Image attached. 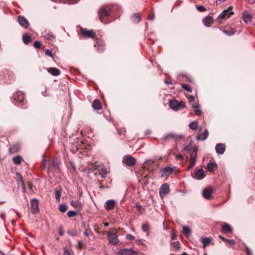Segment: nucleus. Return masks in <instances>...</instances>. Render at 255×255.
<instances>
[{"mask_svg":"<svg viewBox=\"0 0 255 255\" xmlns=\"http://www.w3.org/2000/svg\"><path fill=\"white\" fill-rule=\"evenodd\" d=\"M165 82L167 85H170L172 83L171 80L169 78L166 79L165 81Z\"/></svg>","mask_w":255,"mask_h":255,"instance_id":"55","label":"nucleus"},{"mask_svg":"<svg viewBox=\"0 0 255 255\" xmlns=\"http://www.w3.org/2000/svg\"><path fill=\"white\" fill-rule=\"evenodd\" d=\"M45 54L50 57H52V52L49 49H47L45 51Z\"/></svg>","mask_w":255,"mask_h":255,"instance_id":"52","label":"nucleus"},{"mask_svg":"<svg viewBox=\"0 0 255 255\" xmlns=\"http://www.w3.org/2000/svg\"><path fill=\"white\" fill-rule=\"evenodd\" d=\"M55 198L57 202H60V199L61 197V189H58L56 188L55 190Z\"/></svg>","mask_w":255,"mask_h":255,"instance_id":"34","label":"nucleus"},{"mask_svg":"<svg viewBox=\"0 0 255 255\" xmlns=\"http://www.w3.org/2000/svg\"><path fill=\"white\" fill-rule=\"evenodd\" d=\"M183 137L184 136L182 135H178L174 133H169L163 137L162 140L163 142H166L171 139L177 140L178 139H182Z\"/></svg>","mask_w":255,"mask_h":255,"instance_id":"7","label":"nucleus"},{"mask_svg":"<svg viewBox=\"0 0 255 255\" xmlns=\"http://www.w3.org/2000/svg\"><path fill=\"white\" fill-rule=\"evenodd\" d=\"M77 248L79 249H81L83 248V245L81 242L78 241V245H77Z\"/></svg>","mask_w":255,"mask_h":255,"instance_id":"56","label":"nucleus"},{"mask_svg":"<svg viewBox=\"0 0 255 255\" xmlns=\"http://www.w3.org/2000/svg\"><path fill=\"white\" fill-rule=\"evenodd\" d=\"M173 172L172 168L169 166H166L163 168L159 172L161 177H167Z\"/></svg>","mask_w":255,"mask_h":255,"instance_id":"12","label":"nucleus"},{"mask_svg":"<svg viewBox=\"0 0 255 255\" xmlns=\"http://www.w3.org/2000/svg\"><path fill=\"white\" fill-rule=\"evenodd\" d=\"M47 71L49 73L54 76H58L61 73L60 71L58 69L54 67L48 68Z\"/></svg>","mask_w":255,"mask_h":255,"instance_id":"20","label":"nucleus"},{"mask_svg":"<svg viewBox=\"0 0 255 255\" xmlns=\"http://www.w3.org/2000/svg\"><path fill=\"white\" fill-rule=\"evenodd\" d=\"M201 239V242L203 244L204 247H206V246L209 245L211 242L210 239L207 238L202 237Z\"/></svg>","mask_w":255,"mask_h":255,"instance_id":"35","label":"nucleus"},{"mask_svg":"<svg viewBox=\"0 0 255 255\" xmlns=\"http://www.w3.org/2000/svg\"><path fill=\"white\" fill-rule=\"evenodd\" d=\"M170 107L174 111L181 110L185 107V103L183 101L171 100L169 103Z\"/></svg>","mask_w":255,"mask_h":255,"instance_id":"4","label":"nucleus"},{"mask_svg":"<svg viewBox=\"0 0 255 255\" xmlns=\"http://www.w3.org/2000/svg\"><path fill=\"white\" fill-rule=\"evenodd\" d=\"M13 100L17 102L24 104V97L23 94L21 92H17L15 93L13 95Z\"/></svg>","mask_w":255,"mask_h":255,"instance_id":"13","label":"nucleus"},{"mask_svg":"<svg viewBox=\"0 0 255 255\" xmlns=\"http://www.w3.org/2000/svg\"><path fill=\"white\" fill-rule=\"evenodd\" d=\"M223 32L225 33L226 34L231 36L235 34V30L233 28L229 29L228 30L227 29H224L223 30Z\"/></svg>","mask_w":255,"mask_h":255,"instance_id":"37","label":"nucleus"},{"mask_svg":"<svg viewBox=\"0 0 255 255\" xmlns=\"http://www.w3.org/2000/svg\"><path fill=\"white\" fill-rule=\"evenodd\" d=\"M76 0H65V2H67L69 4L75 3Z\"/></svg>","mask_w":255,"mask_h":255,"instance_id":"54","label":"nucleus"},{"mask_svg":"<svg viewBox=\"0 0 255 255\" xmlns=\"http://www.w3.org/2000/svg\"><path fill=\"white\" fill-rule=\"evenodd\" d=\"M214 19L212 16H207L203 19V23L206 26L210 27L213 23Z\"/></svg>","mask_w":255,"mask_h":255,"instance_id":"22","label":"nucleus"},{"mask_svg":"<svg viewBox=\"0 0 255 255\" xmlns=\"http://www.w3.org/2000/svg\"><path fill=\"white\" fill-rule=\"evenodd\" d=\"M233 6H230L228 9H225L218 17L217 20L219 22H221L223 19H227L229 18L231 15L234 14L232 11Z\"/></svg>","mask_w":255,"mask_h":255,"instance_id":"3","label":"nucleus"},{"mask_svg":"<svg viewBox=\"0 0 255 255\" xmlns=\"http://www.w3.org/2000/svg\"><path fill=\"white\" fill-rule=\"evenodd\" d=\"M192 107L193 109H195V113L197 116H200L202 113V111L199 110V108L200 107V105L198 103H195L192 104Z\"/></svg>","mask_w":255,"mask_h":255,"instance_id":"26","label":"nucleus"},{"mask_svg":"<svg viewBox=\"0 0 255 255\" xmlns=\"http://www.w3.org/2000/svg\"><path fill=\"white\" fill-rule=\"evenodd\" d=\"M222 232L224 234L231 233L233 232L232 228L227 223H224L222 225Z\"/></svg>","mask_w":255,"mask_h":255,"instance_id":"19","label":"nucleus"},{"mask_svg":"<svg viewBox=\"0 0 255 255\" xmlns=\"http://www.w3.org/2000/svg\"><path fill=\"white\" fill-rule=\"evenodd\" d=\"M44 37L48 40H53L55 38V35L53 34L51 32H48L47 33H46L44 35Z\"/></svg>","mask_w":255,"mask_h":255,"instance_id":"36","label":"nucleus"},{"mask_svg":"<svg viewBox=\"0 0 255 255\" xmlns=\"http://www.w3.org/2000/svg\"><path fill=\"white\" fill-rule=\"evenodd\" d=\"M95 47H97V51L99 52H102L105 50V46L104 44L102 43V42L100 43L99 41H98L96 44L94 45Z\"/></svg>","mask_w":255,"mask_h":255,"instance_id":"30","label":"nucleus"},{"mask_svg":"<svg viewBox=\"0 0 255 255\" xmlns=\"http://www.w3.org/2000/svg\"><path fill=\"white\" fill-rule=\"evenodd\" d=\"M84 235L86 236H88L89 235V231L88 229H86L84 233Z\"/></svg>","mask_w":255,"mask_h":255,"instance_id":"61","label":"nucleus"},{"mask_svg":"<svg viewBox=\"0 0 255 255\" xmlns=\"http://www.w3.org/2000/svg\"><path fill=\"white\" fill-rule=\"evenodd\" d=\"M124 162L126 165L133 166L135 165L136 159L130 155H126L124 158Z\"/></svg>","mask_w":255,"mask_h":255,"instance_id":"11","label":"nucleus"},{"mask_svg":"<svg viewBox=\"0 0 255 255\" xmlns=\"http://www.w3.org/2000/svg\"><path fill=\"white\" fill-rule=\"evenodd\" d=\"M213 190L210 187L206 188L203 191V196L206 199H210L211 198Z\"/></svg>","mask_w":255,"mask_h":255,"instance_id":"17","label":"nucleus"},{"mask_svg":"<svg viewBox=\"0 0 255 255\" xmlns=\"http://www.w3.org/2000/svg\"><path fill=\"white\" fill-rule=\"evenodd\" d=\"M184 150L186 151H189L190 150V147L189 146H186L184 147Z\"/></svg>","mask_w":255,"mask_h":255,"instance_id":"63","label":"nucleus"},{"mask_svg":"<svg viewBox=\"0 0 255 255\" xmlns=\"http://www.w3.org/2000/svg\"><path fill=\"white\" fill-rule=\"evenodd\" d=\"M187 98H188V99L189 101L190 102V104L191 105L192 104L195 103H194V100H195L194 97H193V96H189Z\"/></svg>","mask_w":255,"mask_h":255,"instance_id":"47","label":"nucleus"},{"mask_svg":"<svg viewBox=\"0 0 255 255\" xmlns=\"http://www.w3.org/2000/svg\"><path fill=\"white\" fill-rule=\"evenodd\" d=\"M197 150V147H195L193 149L192 152L190 155V162H191V166L194 165L195 164Z\"/></svg>","mask_w":255,"mask_h":255,"instance_id":"18","label":"nucleus"},{"mask_svg":"<svg viewBox=\"0 0 255 255\" xmlns=\"http://www.w3.org/2000/svg\"><path fill=\"white\" fill-rule=\"evenodd\" d=\"M58 160L57 158H53L49 161L48 170L51 171L59 172Z\"/></svg>","mask_w":255,"mask_h":255,"instance_id":"6","label":"nucleus"},{"mask_svg":"<svg viewBox=\"0 0 255 255\" xmlns=\"http://www.w3.org/2000/svg\"><path fill=\"white\" fill-rule=\"evenodd\" d=\"M225 243L229 247H232L235 245V241L233 240L227 239Z\"/></svg>","mask_w":255,"mask_h":255,"instance_id":"39","label":"nucleus"},{"mask_svg":"<svg viewBox=\"0 0 255 255\" xmlns=\"http://www.w3.org/2000/svg\"><path fill=\"white\" fill-rule=\"evenodd\" d=\"M19 149L20 147L18 144L12 145L9 148V152L12 154L15 153L19 150Z\"/></svg>","mask_w":255,"mask_h":255,"instance_id":"27","label":"nucleus"},{"mask_svg":"<svg viewBox=\"0 0 255 255\" xmlns=\"http://www.w3.org/2000/svg\"><path fill=\"white\" fill-rule=\"evenodd\" d=\"M154 17V13H152L148 16V18L150 20H153Z\"/></svg>","mask_w":255,"mask_h":255,"instance_id":"59","label":"nucleus"},{"mask_svg":"<svg viewBox=\"0 0 255 255\" xmlns=\"http://www.w3.org/2000/svg\"><path fill=\"white\" fill-rule=\"evenodd\" d=\"M77 215V212L69 211L67 213V216L69 218L73 217Z\"/></svg>","mask_w":255,"mask_h":255,"instance_id":"44","label":"nucleus"},{"mask_svg":"<svg viewBox=\"0 0 255 255\" xmlns=\"http://www.w3.org/2000/svg\"><path fill=\"white\" fill-rule=\"evenodd\" d=\"M46 160H43V162H42V165H43V169H44L45 167V166H46Z\"/></svg>","mask_w":255,"mask_h":255,"instance_id":"64","label":"nucleus"},{"mask_svg":"<svg viewBox=\"0 0 255 255\" xmlns=\"http://www.w3.org/2000/svg\"><path fill=\"white\" fill-rule=\"evenodd\" d=\"M116 201L114 200H109L105 203V207L109 211L113 209L115 206Z\"/></svg>","mask_w":255,"mask_h":255,"instance_id":"16","label":"nucleus"},{"mask_svg":"<svg viewBox=\"0 0 255 255\" xmlns=\"http://www.w3.org/2000/svg\"><path fill=\"white\" fill-rule=\"evenodd\" d=\"M64 255H70L69 251L68 250H65L64 253Z\"/></svg>","mask_w":255,"mask_h":255,"instance_id":"62","label":"nucleus"},{"mask_svg":"<svg viewBox=\"0 0 255 255\" xmlns=\"http://www.w3.org/2000/svg\"><path fill=\"white\" fill-rule=\"evenodd\" d=\"M33 46L35 48L39 49L41 46V43L39 41H35L33 44Z\"/></svg>","mask_w":255,"mask_h":255,"instance_id":"46","label":"nucleus"},{"mask_svg":"<svg viewBox=\"0 0 255 255\" xmlns=\"http://www.w3.org/2000/svg\"><path fill=\"white\" fill-rule=\"evenodd\" d=\"M245 252L246 253L247 255H252V253L250 249L246 246Z\"/></svg>","mask_w":255,"mask_h":255,"instance_id":"48","label":"nucleus"},{"mask_svg":"<svg viewBox=\"0 0 255 255\" xmlns=\"http://www.w3.org/2000/svg\"><path fill=\"white\" fill-rule=\"evenodd\" d=\"M219 237L220 239H221L223 241H224V242H226L227 239L224 238V237H223L221 235H219Z\"/></svg>","mask_w":255,"mask_h":255,"instance_id":"60","label":"nucleus"},{"mask_svg":"<svg viewBox=\"0 0 255 255\" xmlns=\"http://www.w3.org/2000/svg\"><path fill=\"white\" fill-rule=\"evenodd\" d=\"M149 229H150V227H149V225L147 224H143L142 226V230L144 232H148L149 230Z\"/></svg>","mask_w":255,"mask_h":255,"instance_id":"43","label":"nucleus"},{"mask_svg":"<svg viewBox=\"0 0 255 255\" xmlns=\"http://www.w3.org/2000/svg\"><path fill=\"white\" fill-rule=\"evenodd\" d=\"M111 231H108L107 234L108 237L109 243L113 245H116L119 243L118 235L115 228H111Z\"/></svg>","mask_w":255,"mask_h":255,"instance_id":"2","label":"nucleus"},{"mask_svg":"<svg viewBox=\"0 0 255 255\" xmlns=\"http://www.w3.org/2000/svg\"><path fill=\"white\" fill-rule=\"evenodd\" d=\"M227 0H217L216 1V4L218 5L220 4L222 2H224L226 1Z\"/></svg>","mask_w":255,"mask_h":255,"instance_id":"58","label":"nucleus"},{"mask_svg":"<svg viewBox=\"0 0 255 255\" xmlns=\"http://www.w3.org/2000/svg\"><path fill=\"white\" fill-rule=\"evenodd\" d=\"M183 232L185 235L188 236L191 233V231L188 227L184 226L183 227Z\"/></svg>","mask_w":255,"mask_h":255,"instance_id":"40","label":"nucleus"},{"mask_svg":"<svg viewBox=\"0 0 255 255\" xmlns=\"http://www.w3.org/2000/svg\"><path fill=\"white\" fill-rule=\"evenodd\" d=\"M111 8L109 5L102 6L100 7L98 11V15L100 20L103 23H108L107 18L110 14Z\"/></svg>","mask_w":255,"mask_h":255,"instance_id":"1","label":"nucleus"},{"mask_svg":"<svg viewBox=\"0 0 255 255\" xmlns=\"http://www.w3.org/2000/svg\"><path fill=\"white\" fill-rule=\"evenodd\" d=\"M176 158L178 160H183L184 158H183V156L180 154H177L176 156Z\"/></svg>","mask_w":255,"mask_h":255,"instance_id":"51","label":"nucleus"},{"mask_svg":"<svg viewBox=\"0 0 255 255\" xmlns=\"http://www.w3.org/2000/svg\"><path fill=\"white\" fill-rule=\"evenodd\" d=\"M181 86L184 90H186L188 92H190V93L192 92V89L189 85L186 84H182L181 85Z\"/></svg>","mask_w":255,"mask_h":255,"instance_id":"41","label":"nucleus"},{"mask_svg":"<svg viewBox=\"0 0 255 255\" xmlns=\"http://www.w3.org/2000/svg\"><path fill=\"white\" fill-rule=\"evenodd\" d=\"M100 175L102 178H105L107 175V172L105 169L103 170L101 172H100Z\"/></svg>","mask_w":255,"mask_h":255,"instance_id":"49","label":"nucleus"},{"mask_svg":"<svg viewBox=\"0 0 255 255\" xmlns=\"http://www.w3.org/2000/svg\"><path fill=\"white\" fill-rule=\"evenodd\" d=\"M117 255H138L137 252L131 250L127 249H123L116 253Z\"/></svg>","mask_w":255,"mask_h":255,"instance_id":"9","label":"nucleus"},{"mask_svg":"<svg viewBox=\"0 0 255 255\" xmlns=\"http://www.w3.org/2000/svg\"><path fill=\"white\" fill-rule=\"evenodd\" d=\"M126 238L128 240H129L130 241L133 240L134 239V237L130 234H127L126 236Z\"/></svg>","mask_w":255,"mask_h":255,"instance_id":"50","label":"nucleus"},{"mask_svg":"<svg viewBox=\"0 0 255 255\" xmlns=\"http://www.w3.org/2000/svg\"><path fill=\"white\" fill-rule=\"evenodd\" d=\"M70 204L77 209H80L82 208L81 202L78 200L71 201Z\"/></svg>","mask_w":255,"mask_h":255,"instance_id":"31","label":"nucleus"},{"mask_svg":"<svg viewBox=\"0 0 255 255\" xmlns=\"http://www.w3.org/2000/svg\"><path fill=\"white\" fill-rule=\"evenodd\" d=\"M17 21L19 24L24 28H28L29 22L28 20L23 16L19 15L17 17Z\"/></svg>","mask_w":255,"mask_h":255,"instance_id":"14","label":"nucleus"},{"mask_svg":"<svg viewBox=\"0 0 255 255\" xmlns=\"http://www.w3.org/2000/svg\"><path fill=\"white\" fill-rule=\"evenodd\" d=\"M22 159V158L20 156L17 155L12 158V161L14 164L19 165L21 163Z\"/></svg>","mask_w":255,"mask_h":255,"instance_id":"33","label":"nucleus"},{"mask_svg":"<svg viewBox=\"0 0 255 255\" xmlns=\"http://www.w3.org/2000/svg\"><path fill=\"white\" fill-rule=\"evenodd\" d=\"M59 210L60 212L64 213L67 210V206L65 205L61 204L59 207Z\"/></svg>","mask_w":255,"mask_h":255,"instance_id":"42","label":"nucleus"},{"mask_svg":"<svg viewBox=\"0 0 255 255\" xmlns=\"http://www.w3.org/2000/svg\"><path fill=\"white\" fill-rule=\"evenodd\" d=\"M198 125V124L197 122L193 121L189 124V126L191 129L196 130L197 128Z\"/></svg>","mask_w":255,"mask_h":255,"instance_id":"38","label":"nucleus"},{"mask_svg":"<svg viewBox=\"0 0 255 255\" xmlns=\"http://www.w3.org/2000/svg\"><path fill=\"white\" fill-rule=\"evenodd\" d=\"M59 234L60 236H63L64 235V231L61 227L59 229Z\"/></svg>","mask_w":255,"mask_h":255,"instance_id":"57","label":"nucleus"},{"mask_svg":"<svg viewBox=\"0 0 255 255\" xmlns=\"http://www.w3.org/2000/svg\"><path fill=\"white\" fill-rule=\"evenodd\" d=\"M173 245L174 248H176L177 249L179 248V242H174L173 243Z\"/></svg>","mask_w":255,"mask_h":255,"instance_id":"53","label":"nucleus"},{"mask_svg":"<svg viewBox=\"0 0 255 255\" xmlns=\"http://www.w3.org/2000/svg\"><path fill=\"white\" fill-rule=\"evenodd\" d=\"M225 145L223 143H218L216 146V151L219 153L222 154L224 153L225 151Z\"/></svg>","mask_w":255,"mask_h":255,"instance_id":"21","label":"nucleus"},{"mask_svg":"<svg viewBox=\"0 0 255 255\" xmlns=\"http://www.w3.org/2000/svg\"><path fill=\"white\" fill-rule=\"evenodd\" d=\"M252 15L247 12H244L243 19L246 22H250L252 20Z\"/></svg>","mask_w":255,"mask_h":255,"instance_id":"28","label":"nucleus"},{"mask_svg":"<svg viewBox=\"0 0 255 255\" xmlns=\"http://www.w3.org/2000/svg\"><path fill=\"white\" fill-rule=\"evenodd\" d=\"M193 177L197 180L202 179L205 177V172L202 169H198Z\"/></svg>","mask_w":255,"mask_h":255,"instance_id":"15","label":"nucleus"},{"mask_svg":"<svg viewBox=\"0 0 255 255\" xmlns=\"http://www.w3.org/2000/svg\"><path fill=\"white\" fill-rule=\"evenodd\" d=\"M217 167V165L216 163L214 162H210L208 163L207 165V170L210 172H212L214 171L215 168Z\"/></svg>","mask_w":255,"mask_h":255,"instance_id":"29","label":"nucleus"},{"mask_svg":"<svg viewBox=\"0 0 255 255\" xmlns=\"http://www.w3.org/2000/svg\"><path fill=\"white\" fill-rule=\"evenodd\" d=\"M196 8L200 12H204L206 11V8L203 5H196Z\"/></svg>","mask_w":255,"mask_h":255,"instance_id":"45","label":"nucleus"},{"mask_svg":"<svg viewBox=\"0 0 255 255\" xmlns=\"http://www.w3.org/2000/svg\"><path fill=\"white\" fill-rule=\"evenodd\" d=\"M23 42L25 44H28L31 41V36L25 33L22 36Z\"/></svg>","mask_w":255,"mask_h":255,"instance_id":"32","label":"nucleus"},{"mask_svg":"<svg viewBox=\"0 0 255 255\" xmlns=\"http://www.w3.org/2000/svg\"><path fill=\"white\" fill-rule=\"evenodd\" d=\"M93 108L96 110H100L102 109V105L98 99H95L92 104Z\"/></svg>","mask_w":255,"mask_h":255,"instance_id":"25","label":"nucleus"},{"mask_svg":"<svg viewBox=\"0 0 255 255\" xmlns=\"http://www.w3.org/2000/svg\"><path fill=\"white\" fill-rule=\"evenodd\" d=\"M209 136V131L206 129L202 134H200L197 135L196 139L197 140H205Z\"/></svg>","mask_w":255,"mask_h":255,"instance_id":"23","label":"nucleus"},{"mask_svg":"<svg viewBox=\"0 0 255 255\" xmlns=\"http://www.w3.org/2000/svg\"><path fill=\"white\" fill-rule=\"evenodd\" d=\"M30 204L31 213L33 214H37L39 211L38 208V200L36 199H33L30 201Z\"/></svg>","mask_w":255,"mask_h":255,"instance_id":"8","label":"nucleus"},{"mask_svg":"<svg viewBox=\"0 0 255 255\" xmlns=\"http://www.w3.org/2000/svg\"><path fill=\"white\" fill-rule=\"evenodd\" d=\"M170 191V189L167 183H164L159 189V194L161 198H163L167 195Z\"/></svg>","mask_w":255,"mask_h":255,"instance_id":"10","label":"nucleus"},{"mask_svg":"<svg viewBox=\"0 0 255 255\" xmlns=\"http://www.w3.org/2000/svg\"><path fill=\"white\" fill-rule=\"evenodd\" d=\"M81 34L85 38H91L94 39L96 37V33L93 30H88L87 28H81Z\"/></svg>","mask_w":255,"mask_h":255,"instance_id":"5","label":"nucleus"},{"mask_svg":"<svg viewBox=\"0 0 255 255\" xmlns=\"http://www.w3.org/2000/svg\"><path fill=\"white\" fill-rule=\"evenodd\" d=\"M131 18L132 21L134 23H138L141 20V17L138 13H133L131 16Z\"/></svg>","mask_w":255,"mask_h":255,"instance_id":"24","label":"nucleus"}]
</instances>
